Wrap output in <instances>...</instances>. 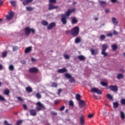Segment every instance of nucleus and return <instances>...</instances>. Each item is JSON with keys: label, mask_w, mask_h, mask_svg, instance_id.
Segmentation results:
<instances>
[{"label": "nucleus", "mask_w": 125, "mask_h": 125, "mask_svg": "<svg viewBox=\"0 0 125 125\" xmlns=\"http://www.w3.org/2000/svg\"><path fill=\"white\" fill-rule=\"evenodd\" d=\"M118 34L119 33L116 30L113 31V35H114V36H117Z\"/></svg>", "instance_id": "obj_57"}, {"label": "nucleus", "mask_w": 125, "mask_h": 125, "mask_svg": "<svg viewBox=\"0 0 125 125\" xmlns=\"http://www.w3.org/2000/svg\"><path fill=\"white\" fill-rule=\"evenodd\" d=\"M107 48H108V45L106 44H103L102 46V52L101 54L102 55H104V57H106V56H108V53H106V50H107Z\"/></svg>", "instance_id": "obj_4"}, {"label": "nucleus", "mask_w": 125, "mask_h": 125, "mask_svg": "<svg viewBox=\"0 0 125 125\" xmlns=\"http://www.w3.org/2000/svg\"><path fill=\"white\" fill-rule=\"evenodd\" d=\"M109 11H110V10H109V9H105V13H109Z\"/></svg>", "instance_id": "obj_62"}, {"label": "nucleus", "mask_w": 125, "mask_h": 125, "mask_svg": "<svg viewBox=\"0 0 125 125\" xmlns=\"http://www.w3.org/2000/svg\"><path fill=\"white\" fill-rule=\"evenodd\" d=\"M118 80H121V79H124V75L123 74H119L117 76Z\"/></svg>", "instance_id": "obj_29"}, {"label": "nucleus", "mask_w": 125, "mask_h": 125, "mask_svg": "<svg viewBox=\"0 0 125 125\" xmlns=\"http://www.w3.org/2000/svg\"><path fill=\"white\" fill-rule=\"evenodd\" d=\"M25 90L26 92H33V88H31V86H27L25 88Z\"/></svg>", "instance_id": "obj_19"}, {"label": "nucleus", "mask_w": 125, "mask_h": 125, "mask_svg": "<svg viewBox=\"0 0 125 125\" xmlns=\"http://www.w3.org/2000/svg\"><path fill=\"white\" fill-rule=\"evenodd\" d=\"M78 23V20L76 18H73L71 20V23L74 25Z\"/></svg>", "instance_id": "obj_22"}, {"label": "nucleus", "mask_w": 125, "mask_h": 125, "mask_svg": "<svg viewBox=\"0 0 125 125\" xmlns=\"http://www.w3.org/2000/svg\"><path fill=\"white\" fill-rule=\"evenodd\" d=\"M4 100H5L4 97L0 95V101H4Z\"/></svg>", "instance_id": "obj_51"}, {"label": "nucleus", "mask_w": 125, "mask_h": 125, "mask_svg": "<svg viewBox=\"0 0 125 125\" xmlns=\"http://www.w3.org/2000/svg\"><path fill=\"white\" fill-rule=\"evenodd\" d=\"M111 2L113 3H115V2H117V0H110Z\"/></svg>", "instance_id": "obj_61"}, {"label": "nucleus", "mask_w": 125, "mask_h": 125, "mask_svg": "<svg viewBox=\"0 0 125 125\" xmlns=\"http://www.w3.org/2000/svg\"><path fill=\"white\" fill-rule=\"evenodd\" d=\"M78 59L81 61H83V60H85V58L83 55H79L78 56Z\"/></svg>", "instance_id": "obj_26"}, {"label": "nucleus", "mask_w": 125, "mask_h": 125, "mask_svg": "<svg viewBox=\"0 0 125 125\" xmlns=\"http://www.w3.org/2000/svg\"><path fill=\"white\" fill-rule=\"evenodd\" d=\"M48 6L49 10H53V9H57V8H58V6H54L52 4H49Z\"/></svg>", "instance_id": "obj_13"}, {"label": "nucleus", "mask_w": 125, "mask_h": 125, "mask_svg": "<svg viewBox=\"0 0 125 125\" xmlns=\"http://www.w3.org/2000/svg\"><path fill=\"white\" fill-rule=\"evenodd\" d=\"M3 93L5 95L8 96L9 95V94L10 93V91H9V89H5Z\"/></svg>", "instance_id": "obj_20"}, {"label": "nucleus", "mask_w": 125, "mask_h": 125, "mask_svg": "<svg viewBox=\"0 0 125 125\" xmlns=\"http://www.w3.org/2000/svg\"><path fill=\"white\" fill-rule=\"evenodd\" d=\"M101 83L103 86H107L108 85V83L106 82H101Z\"/></svg>", "instance_id": "obj_45"}, {"label": "nucleus", "mask_w": 125, "mask_h": 125, "mask_svg": "<svg viewBox=\"0 0 125 125\" xmlns=\"http://www.w3.org/2000/svg\"><path fill=\"white\" fill-rule=\"evenodd\" d=\"M7 56V51L3 52L2 53L1 57L2 58H5V57H6Z\"/></svg>", "instance_id": "obj_32"}, {"label": "nucleus", "mask_w": 125, "mask_h": 125, "mask_svg": "<svg viewBox=\"0 0 125 125\" xmlns=\"http://www.w3.org/2000/svg\"><path fill=\"white\" fill-rule=\"evenodd\" d=\"M67 72H68V70H67V68H65V67L58 70V73H59L60 74H63V73H67Z\"/></svg>", "instance_id": "obj_15"}, {"label": "nucleus", "mask_w": 125, "mask_h": 125, "mask_svg": "<svg viewBox=\"0 0 125 125\" xmlns=\"http://www.w3.org/2000/svg\"><path fill=\"white\" fill-rule=\"evenodd\" d=\"M61 22L62 23L63 25H66L67 24V19L68 18L65 16V15H61Z\"/></svg>", "instance_id": "obj_6"}, {"label": "nucleus", "mask_w": 125, "mask_h": 125, "mask_svg": "<svg viewBox=\"0 0 125 125\" xmlns=\"http://www.w3.org/2000/svg\"><path fill=\"white\" fill-rule=\"evenodd\" d=\"M65 34H66V35H70V34H71V35H72V30L66 31L65 32Z\"/></svg>", "instance_id": "obj_43"}, {"label": "nucleus", "mask_w": 125, "mask_h": 125, "mask_svg": "<svg viewBox=\"0 0 125 125\" xmlns=\"http://www.w3.org/2000/svg\"><path fill=\"white\" fill-rule=\"evenodd\" d=\"M17 99L21 102H23V99L21 97H17Z\"/></svg>", "instance_id": "obj_52"}, {"label": "nucleus", "mask_w": 125, "mask_h": 125, "mask_svg": "<svg viewBox=\"0 0 125 125\" xmlns=\"http://www.w3.org/2000/svg\"><path fill=\"white\" fill-rule=\"evenodd\" d=\"M120 102H121V104H122V105H125V99H121L120 101Z\"/></svg>", "instance_id": "obj_40"}, {"label": "nucleus", "mask_w": 125, "mask_h": 125, "mask_svg": "<svg viewBox=\"0 0 125 125\" xmlns=\"http://www.w3.org/2000/svg\"><path fill=\"white\" fill-rule=\"evenodd\" d=\"M58 86V85L57 84V83H56L54 82L51 84V86L52 87H57Z\"/></svg>", "instance_id": "obj_39"}, {"label": "nucleus", "mask_w": 125, "mask_h": 125, "mask_svg": "<svg viewBox=\"0 0 125 125\" xmlns=\"http://www.w3.org/2000/svg\"><path fill=\"white\" fill-rule=\"evenodd\" d=\"M59 103V101H54V104L55 105H57Z\"/></svg>", "instance_id": "obj_59"}, {"label": "nucleus", "mask_w": 125, "mask_h": 125, "mask_svg": "<svg viewBox=\"0 0 125 125\" xmlns=\"http://www.w3.org/2000/svg\"><path fill=\"white\" fill-rule=\"evenodd\" d=\"M111 47L112 48V50L115 51L118 49V46H117V44H114L113 45H111Z\"/></svg>", "instance_id": "obj_28"}, {"label": "nucleus", "mask_w": 125, "mask_h": 125, "mask_svg": "<svg viewBox=\"0 0 125 125\" xmlns=\"http://www.w3.org/2000/svg\"><path fill=\"white\" fill-rule=\"evenodd\" d=\"M90 52L92 55H97V54H98V50H97V49H96L95 50L91 49Z\"/></svg>", "instance_id": "obj_16"}, {"label": "nucleus", "mask_w": 125, "mask_h": 125, "mask_svg": "<svg viewBox=\"0 0 125 125\" xmlns=\"http://www.w3.org/2000/svg\"><path fill=\"white\" fill-rule=\"evenodd\" d=\"M23 123V121L19 120L17 122V125H20Z\"/></svg>", "instance_id": "obj_47"}, {"label": "nucleus", "mask_w": 125, "mask_h": 125, "mask_svg": "<svg viewBox=\"0 0 125 125\" xmlns=\"http://www.w3.org/2000/svg\"><path fill=\"white\" fill-rule=\"evenodd\" d=\"M80 123L82 125H84L85 121H84V117L83 116H82L80 119Z\"/></svg>", "instance_id": "obj_18"}, {"label": "nucleus", "mask_w": 125, "mask_h": 125, "mask_svg": "<svg viewBox=\"0 0 125 125\" xmlns=\"http://www.w3.org/2000/svg\"><path fill=\"white\" fill-rule=\"evenodd\" d=\"M106 36L107 37H113V33H107Z\"/></svg>", "instance_id": "obj_55"}, {"label": "nucleus", "mask_w": 125, "mask_h": 125, "mask_svg": "<svg viewBox=\"0 0 125 125\" xmlns=\"http://www.w3.org/2000/svg\"><path fill=\"white\" fill-rule=\"evenodd\" d=\"M69 104L70 106H72V107L74 106V102H72V101H70L69 102Z\"/></svg>", "instance_id": "obj_48"}, {"label": "nucleus", "mask_w": 125, "mask_h": 125, "mask_svg": "<svg viewBox=\"0 0 125 125\" xmlns=\"http://www.w3.org/2000/svg\"><path fill=\"white\" fill-rule=\"evenodd\" d=\"M18 49V47L17 46H14L13 47V51H16Z\"/></svg>", "instance_id": "obj_46"}, {"label": "nucleus", "mask_w": 125, "mask_h": 125, "mask_svg": "<svg viewBox=\"0 0 125 125\" xmlns=\"http://www.w3.org/2000/svg\"><path fill=\"white\" fill-rule=\"evenodd\" d=\"M29 72L31 73H37L39 72V69L37 67H32L29 69Z\"/></svg>", "instance_id": "obj_11"}, {"label": "nucleus", "mask_w": 125, "mask_h": 125, "mask_svg": "<svg viewBox=\"0 0 125 125\" xmlns=\"http://www.w3.org/2000/svg\"><path fill=\"white\" fill-rule=\"evenodd\" d=\"M0 70H2V65L0 64Z\"/></svg>", "instance_id": "obj_64"}, {"label": "nucleus", "mask_w": 125, "mask_h": 125, "mask_svg": "<svg viewBox=\"0 0 125 125\" xmlns=\"http://www.w3.org/2000/svg\"><path fill=\"white\" fill-rule=\"evenodd\" d=\"M4 125H13L12 124H8V122H7V121L6 120H5L4 121Z\"/></svg>", "instance_id": "obj_53"}, {"label": "nucleus", "mask_w": 125, "mask_h": 125, "mask_svg": "<svg viewBox=\"0 0 125 125\" xmlns=\"http://www.w3.org/2000/svg\"><path fill=\"white\" fill-rule=\"evenodd\" d=\"M109 89L111 91H114V92H116V91H118V89L119 88L118 87V86L114 85H111L109 86Z\"/></svg>", "instance_id": "obj_9"}, {"label": "nucleus", "mask_w": 125, "mask_h": 125, "mask_svg": "<svg viewBox=\"0 0 125 125\" xmlns=\"http://www.w3.org/2000/svg\"><path fill=\"white\" fill-rule=\"evenodd\" d=\"M34 0H24L22 2V4L23 5H28L30 2H32Z\"/></svg>", "instance_id": "obj_17"}, {"label": "nucleus", "mask_w": 125, "mask_h": 125, "mask_svg": "<svg viewBox=\"0 0 125 125\" xmlns=\"http://www.w3.org/2000/svg\"><path fill=\"white\" fill-rule=\"evenodd\" d=\"M62 92V89H59L58 91V94L59 95Z\"/></svg>", "instance_id": "obj_56"}, {"label": "nucleus", "mask_w": 125, "mask_h": 125, "mask_svg": "<svg viewBox=\"0 0 125 125\" xmlns=\"http://www.w3.org/2000/svg\"><path fill=\"white\" fill-rule=\"evenodd\" d=\"M3 3V2L1 0H0V5H1V4H2Z\"/></svg>", "instance_id": "obj_63"}, {"label": "nucleus", "mask_w": 125, "mask_h": 125, "mask_svg": "<svg viewBox=\"0 0 125 125\" xmlns=\"http://www.w3.org/2000/svg\"><path fill=\"white\" fill-rule=\"evenodd\" d=\"M119 107V103L118 102L113 103V107L116 108Z\"/></svg>", "instance_id": "obj_34"}, {"label": "nucleus", "mask_w": 125, "mask_h": 125, "mask_svg": "<svg viewBox=\"0 0 125 125\" xmlns=\"http://www.w3.org/2000/svg\"><path fill=\"white\" fill-rule=\"evenodd\" d=\"M56 23L54 22H51L47 26V30H51L53 29L54 27H56Z\"/></svg>", "instance_id": "obj_12"}, {"label": "nucleus", "mask_w": 125, "mask_h": 125, "mask_svg": "<svg viewBox=\"0 0 125 125\" xmlns=\"http://www.w3.org/2000/svg\"><path fill=\"white\" fill-rule=\"evenodd\" d=\"M31 61L32 62H36V59L34 58H31Z\"/></svg>", "instance_id": "obj_60"}, {"label": "nucleus", "mask_w": 125, "mask_h": 125, "mask_svg": "<svg viewBox=\"0 0 125 125\" xmlns=\"http://www.w3.org/2000/svg\"><path fill=\"white\" fill-rule=\"evenodd\" d=\"M65 110V105H63L59 108V111H62Z\"/></svg>", "instance_id": "obj_44"}, {"label": "nucleus", "mask_w": 125, "mask_h": 125, "mask_svg": "<svg viewBox=\"0 0 125 125\" xmlns=\"http://www.w3.org/2000/svg\"><path fill=\"white\" fill-rule=\"evenodd\" d=\"M31 51H32V47H28L25 49L24 53H29V52H31Z\"/></svg>", "instance_id": "obj_21"}, {"label": "nucleus", "mask_w": 125, "mask_h": 125, "mask_svg": "<svg viewBox=\"0 0 125 125\" xmlns=\"http://www.w3.org/2000/svg\"><path fill=\"white\" fill-rule=\"evenodd\" d=\"M65 78H67L69 80L70 83H75V78L72 77V75L69 73H66L64 75Z\"/></svg>", "instance_id": "obj_5"}, {"label": "nucleus", "mask_w": 125, "mask_h": 125, "mask_svg": "<svg viewBox=\"0 0 125 125\" xmlns=\"http://www.w3.org/2000/svg\"><path fill=\"white\" fill-rule=\"evenodd\" d=\"M22 106H23L24 110H27V109H28V106H27V105H26L25 104H22Z\"/></svg>", "instance_id": "obj_49"}, {"label": "nucleus", "mask_w": 125, "mask_h": 125, "mask_svg": "<svg viewBox=\"0 0 125 125\" xmlns=\"http://www.w3.org/2000/svg\"><path fill=\"white\" fill-rule=\"evenodd\" d=\"M36 109H32L29 110L30 116H37V112H40V111H43L46 109L45 106L42 103L40 102H38L36 104Z\"/></svg>", "instance_id": "obj_1"}, {"label": "nucleus", "mask_w": 125, "mask_h": 125, "mask_svg": "<svg viewBox=\"0 0 125 125\" xmlns=\"http://www.w3.org/2000/svg\"><path fill=\"white\" fill-rule=\"evenodd\" d=\"M81 42V38L77 37L76 38L75 41V43H79V42Z\"/></svg>", "instance_id": "obj_30"}, {"label": "nucleus", "mask_w": 125, "mask_h": 125, "mask_svg": "<svg viewBox=\"0 0 125 125\" xmlns=\"http://www.w3.org/2000/svg\"><path fill=\"white\" fill-rule=\"evenodd\" d=\"M76 10L75 9H72V10H68L67 12H65V14H62V15H64L65 17H69L71 14H72V12H75V11Z\"/></svg>", "instance_id": "obj_8"}, {"label": "nucleus", "mask_w": 125, "mask_h": 125, "mask_svg": "<svg viewBox=\"0 0 125 125\" xmlns=\"http://www.w3.org/2000/svg\"><path fill=\"white\" fill-rule=\"evenodd\" d=\"M120 115H121V119H122V120H125V113H124V112H123V111H121Z\"/></svg>", "instance_id": "obj_31"}, {"label": "nucleus", "mask_w": 125, "mask_h": 125, "mask_svg": "<svg viewBox=\"0 0 125 125\" xmlns=\"http://www.w3.org/2000/svg\"><path fill=\"white\" fill-rule=\"evenodd\" d=\"M100 4L102 7H105L106 6V2L105 1H100Z\"/></svg>", "instance_id": "obj_25"}, {"label": "nucleus", "mask_w": 125, "mask_h": 125, "mask_svg": "<svg viewBox=\"0 0 125 125\" xmlns=\"http://www.w3.org/2000/svg\"><path fill=\"white\" fill-rule=\"evenodd\" d=\"M13 16H14V12H13V11H10L8 13V15L5 16V17L7 20H8L9 21L11 20L12 18H13Z\"/></svg>", "instance_id": "obj_7"}, {"label": "nucleus", "mask_w": 125, "mask_h": 125, "mask_svg": "<svg viewBox=\"0 0 125 125\" xmlns=\"http://www.w3.org/2000/svg\"><path fill=\"white\" fill-rule=\"evenodd\" d=\"M9 69L10 71H13L14 70V66L12 64H10L9 66Z\"/></svg>", "instance_id": "obj_37"}, {"label": "nucleus", "mask_w": 125, "mask_h": 125, "mask_svg": "<svg viewBox=\"0 0 125 125\" xmlns=\"http://www.w3.org/2000/svg\"><path fill=\"white\" fill-rule=\"evenodd\" d=\"M80 34V27L75 26L71 29V36L72 37H77Z\"/></svg>", "instance_id": "obj_2"}, {"label": "nucleus", "mask_w": 125, "mask_h": 125, "mask_svg": "<svg viewBox=\"0 0 125 125\" xmlns=\"http://www.w3.org/2000/svg\"><path fill=\"white\" fill-rule=\"evenodd\" d=\"M56 0H49V2L50 4L56 3Z\"/></svg>", "instance_id": "obj_41"}, {"label": "nucleus", "mask_w": 125, "mask_h": 125, "mask_svg": "<svg viewBox=\"0 0 125 125\" xmlns=\"http://www.w3.org/2000/svg\"><path fill=\"white\" fill-rule=\"evenodd\" d=\"M79 105L80 108H83V107H84L86 105V104L85 103V102H84V101L81 100L79 103Z\"/></svg>", "instance_id": "obj_14"}, {"label": "nucleus", "mask_w": 125, "mask_h": 125, "mask_svg": "<svg viewBox=\"0 0 125 125\" xmlns=\"http://www.w3.org/2000/svg\"><path fill=\"white\" fill-rule=\"evenodd\" d=\"M107 98H108L109 100H112L113 99V96H112L110 94H107Z\"/></svg>", "instance_id": "obj_38"}, {"label": "nucleus", "mask_w": 125, "mask_h": 125, "mask_svg": "<svg viewBox=\"0 0 125 125\" xmlns=\"http://www.w3.org/2000/svg\"><path fill=\"white\" fill-rule=\"evenodd\" d=\"M64 56L65 59H69V58H70V57L68 55H65Z\"/></svg>", "instance_id": "obj_58"}, {"label": "nucleus", "mask_w": 125, "mask_h": 125, "mask_svg": "<svg viewBox=\"0 0 125 125\" xmlns=\"http://www.w3.org/2000/svg\"><path fill=\"white\" fill-rule=\"evenodd\" d=\"M10 3L13 6H16V2L15 1H11Z\"/></svg>", "instance_id": "obj_42"}, {"label": "nucleus", "mask_w": 125, "mask_h": 125, "mask_svg": "<svg viewBox=\"0 0 125 125\" xmlns=\"http://www.w3.org/2000/svg\"><path fill=\"white\" fill-rule=\"evenodd\" d=\"M101 41H104L106 39V37L104 35H101L100 37Z\"/></svg>", "instance_id": "obj_36"}, {"label": "nucleus", "mask_w": 125, "mask_h": 125, "mask_svg": "<svg viewBox=\"0 0 125 125\" xmlns=\"http://www.w3.org/2000/svg\"><path fill=\"white\" fill-rule=\"evenodd\" d=\"M26 9L27 11H33V10L35 9V8L31 6H27V7H26Z\"/></svg>", "instance_id": "obj_24"}, {"label": "nucleus", "mask_w": 125, "mask_h": 125, "mask_svg": "<svg viewBox=\"0 0 125 125\" xmlns=\"http://www.w3.org/2000/svg\"><path fill=\"white\" fill-rule=\"evenodd\" d=\"M51 114L54 116H57V112L55 111H51Z\"/></svg>", "instance_id": "obj_50"}, {"label": "nucleus", "mask_w": 125, "mask_h": 125, "mask_svg": "<svg viewBox=\"0 0 125 125\" xmlns=\"http://www.w3.org/2000/svg\"><path fill=\"white\" fill-rule=\"evenodd\" d=\"M112 22H113V24L114 25H115L116 26H117V25H118V23H119L118 21H116L117 19L113 17L112 18Z\"/></svg>", "instance_id": "obj_27"}, {"label": "nucleus", "mask_w": 125, "mask_h": 125, "mask_svg": "<svg viewBox=\"0 0 125 125\" xmlns=\"http://www.w3.org/2000/svg\"><path fill=\"white\" fill-rule=\"evenodd\" d=\"M81 95L78 94L76 95V99L77 100V101H81Z\"/></svg>", "instance_id": "obj_33"}, {"label": "nucleus", "mask_w": 125, "mask_h": 125, "mask_svg": "<svg viewBox=\"0 0 125 125\" xmlns=\"http://www.w3.org/2000/svg\"><path fill=\"white\" fill-rule=\"evenodd\" d=\"M24 33L26 36H29L31 33L34 35L36 33V30L33 28H30L29 27H26L24 28Z\"/></svg>", "instance_id": "obj_3"}, {"label": "nucleus", "mask_w": 125, "mask_h": 125, "mask_svg": "<svg viewBox=\"0 0 125 125\" xmlns=\"http://www.w3.org/2000/svg\"><path fill=\"white\" fill-rule=\"evenodd\" d=\"M93 114H89L88 115V118H89V119H91V118H93Z\"/></svg>", "instance_id": "obj_54"}, {"label": "nucleus", "mask_w": 125, "mask_h": 125, "mask_svg": "<svg viewBox=\"0 0 125 125\" xmlns=\"http://www.w3.org/2000/svg\"><path fill=\"white\" fill-rule=\"evenodd\" d=\"M36 96L38 99H41V98H42V95H41V93H36Z\"/></svg>", "instance_id": "obj_35"}, {"label": "nucleus", "mask_w": 125, "mask_h": 125, "mask_svg": "<svg viewBox=\"0 0 125 125\" xmlns=\"http://www.w3.org/2000/svg\"><path fill=\"white\" fill-rule=\"evenodd\" d=\"M42 25L43 26H48V22H47L46 21L43 20L41 22Z\"/></svg>", "instance_id": "obj_23"}, {"label": "nucleus", "mask_w": 125, "mask_h": 125, "mask_svg": "<svg viewBox=\"0 0 125 125\" xmlns=\"http://www.w3.org/2000/svg\"><path fill=\"white\" fill-rule=\"evenodd\" d=\"M92 92H95V93H97V94H102V91L99 90L97 88H93L91 89Z\"/></svg>", "instance_id": "obj_10"}]
</instances>
